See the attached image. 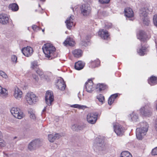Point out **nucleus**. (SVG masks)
<instances>
[{"instance_id":"obj_1","label":"nucleus","mask_w":157,"mask_h":157,"mask_svg":"<svg viewBox=\"0 0 157 157\" xmlns=\"http://www.w3.org/2000/svg\"><path fill=\"white\" fill-rule=\"evenodd\" d=\"M42 49L46 57L50 59L54 58V53L56 48L52 44L49 43L45 44L42 47Z\"/></svg>"},{"instance_id":"obj_2","label":"nucleus","mask_w":157,"mask_h":157,"mask_svg":"<svg viewBox=\"0 0 157 157\" xmlns=\"http://www.w3.org/2000/svg\"><path fill=\"white\" fill-rule=\"evenodd\" d=\"M141 127L136 129V135L137 138L142 140L143 137L145 135L148 131V125L146 122H143L140 123Z\"/></svg>"},{"instance_id":"obj_3","label":"nucleus","mask_w":157,"mask_h":157,"mask_svg":"<svg viewBox=\"0 0 157 157\" xmlns=\"http://www.w3.org/2000/svg\"><path fill=\"white\" fill-rule=\"evenodd\" d=\"M148 11L147 9L143 8L140 10V19L143 21V23L147 25H148L150 23L147 17Z\"/></svg>"},{"instance_id":"obj_4","label":"nucleus","mask_w":157,"mask_h":157,"mask_svg":"<svg viewBox=\"0 0 157 157\" xmlns=\"http://www.w3.org/2000/svg\"><path fill=\"white\" fill-rule=\"evenodd\" d=\"M25 99L27 103L30 105L35 103L38 100V97L32 92L27 93L25 96Z\"/></svg>"},{"instance_id":"obj_5","label":"nucleus","mask_w":157,"mask_h":157,"mask_svg":"<svg viewBox=\"0 0 157 157\" xmlns=\"http://www.w3.org/2000/svg\"><path fill=\"white\" fill-rule=\"evenodd\" d=\"M12 114L16 118L21 119L24 117V114L22 111L19 108L13 107L10 110Z\"/></svg>"},{"instance_id":"obj_6","label":"nucleus","mask_w":157,"mask_h":157,"mask_svg":"<svg viewBox=\"0 0 157 157\" xmlns=\"http://www.w3.org/2000/svg\"><path fill=\"white\" fill-rule=\"evenodd\" d=\"M104 141L102 139L96 138L95 139L94 146L97 150L101 151L105 149Z\"/></svg>"},{"instance_id":"obj_7","label":"nucleus","mask_w":157,"mask_h":157,"mask_svg":"<svg viewBox=\"0 0 157 157\" xmlns=\"http://www.w3.org/2000/svg\"><path fill=\"white\" fill-rule=\"evenodd\" d=\"M91 7L87 4H82L80 7L81 13L84 16L89 15L91 13Z\"/></svg>"},{"instance_id":"obj_8","label":"nucleus","mask_w":157,"mask_h":157,"mask_svg":"<svg viewBox=\"0 0 157 157\" xmlns=\"http://www.w3.org/2000/svg\"><path fill=\"white\" fill-rule=\"evenodd\" d=\"M41 144V142L38 139L35 140L30 143L28 146V149L30 150H33L39 147Z\"/></svg>"},{"instance_id":"obj_9","label":"nucleus","mask_w":157,"mask_h":157,"mask_svg":"<svg viewBox=\"0 0 157 157\" xmlns=\"http://www.w3.org/2000/svg\"><path fill=\"white\" fill-rule=\"evenodd\" d=\"M46 103L48 105H52V102L54 101V96L53 92L51 91H47L45 97Z\"/></svg>"},{"instance_id":"obj_10","label":"nucleus","mask_w":157,"mask_h":157,"mask_svg":"<svg viewBox=\"0 0 157 157\" xmlns=\"http://www.w3.org/2000/svg\"><path fill=\"white\" fill-rule=\"evenodd\" d=\"M98 117L96 113H90L88 114L87 116V120L89 123L93 124L96 122Z\"/></svg>"},{"instance_id":"obj_11","label":"nucleus","mask_w":157,"mask_h":157,"mask_svg":"<svg viewBox=\"0 0 157 157\" xmlns=\"http://www.w3.org/2000/svg\"><path fill=\"white\" fill-rule=\"evenodd\" d=\"M140 111V114L144 116H149L151 115V109L147 105H145L141 108Z\"/></svg>"},{"instance_id":"obj_12","label":"nucleus","mask_w":157,"mask_h":157,"mask_svg":"<svg viewBox=\"0 0 157 157\" xmlns=\"http://www.w3.org/2000/svg\"><path fill=\"white\" fill-rule=\"evenodd\" d=\"M115 132L118 136H121L124 132V128L120 124H116L113 126Z\"/></svg>"},{"instance_id":"obj_13","label":"nucleus","mask_w":157,"mask_h":157,"mask_svg":"<svg viewBox=\"0 0 157 157\" xmlns=\"http://www.w3.org/2000/svg\"><path fill=\"white\" fill-rule=\"evenodd\" d=\"M85 88L86 90L88 92L91 93L94 90V84L91 80H89L86 83Z\"/></svg>"},{"instance_id":"obj_14","label":"nucleus","mask_w":157,"mask_h":157,"mask_svg":"<svg viewBox=\"0 0 157 157\" xmlns=\"http://www.w3.org/2000/svg\"><path fill=\"white\" fill-rule=\"evenodd\" d=\"M23 54L26 56H30L33 53V48L29 46L23 48L21 50Z\"/></svg>"},{"instance_id":"obj_15","label":"nucleus","mask_w":157,"mask_h":157,"mask_svg":"<svg viewBox=\"0 0 157 157\" xmlns=\"http://www.w3.org/2000/svg\"><path fill=\"white\" fill-rule=\"evenodd\" d=\"M98 35L102 39L104 40L107 39L109 36V32L107 31L102 29H99Z\"/></svg>"},{"instance_id":"obj_16","label":"nucleus","mask_w":157,"mask_h":157,"mask_svg":"<svg viewBox=\"0 0 157 157\" xmlns=\"http://www.w3.org/2000/svg\"><path fill=\"white\" fill-rule=\"evenodd\" d=\"M23 93L18 88L16 87L14 89L13 96L17 99L19 100L22 96Z\"/></svg>"},{"instance_id":"obj_17","label":"nucleus","mask_w":157,"mask_h":157,"mask_svg":"<svg viewBox=\"0 0 157 157\" xmlns=\"http://www.w3.org/2000/svg\"><path fill=\"white\" fill-rule=\"evenodd\" d=\"M74 18L73 15H71L67 18L65 21L67 27L68 29H70L73 25V21Z\"/></svg>"},{"instance_id":"obj_18","label":"nucleus","mask_w":157,"mask_h":157,"mask_svg":"<svg viewBox=\"0 0 157 157\" xmlns=\"http://www.w3.org/2000/svg\"><path fill=\"white\" fill-rule=\"evenodd\" d=\"M137 38L139 39L141 42H145L147 38V35L143 31H141L139 32V34L137 35Z\"/></svg>"},{"instance_id":"obj_19","label":"nucleus","mask_w":157,"mask_h":157,"mask_svg":"<svg viewBox=\"0 0 157 157\" xmlns=\"http://www.w3.org/2000/svg\"><path fill=\"white\" fill-rule=\"evenodd\" d=\"M9 23V18L5 14H0V23L3 25H6Z\"/></svg>"},{"instance_id":"obj_20","label":"nucleus","mask_w":157,"mask_h":157,"mask_svg":"<svg viewBox=\"0 0 157 157\" xmlns=\"http://www.w3.org/2000/svg\"><path fill=\"white\" fill-rule=\"evenodd\" d=\"M57 88L61 90H64L65 88V83L62 80H59L56 84Z\"/></svg>"},{"instance_id":"obj_21","label":"nucleus","mask_w":157,"mask_h":157,"mask_svg":"<svg viewBox=\"0 0 157 157\" xmlns=\"http://www.w3.org/2000/svg\"><path fill=\"white\" fill-rule=\"evenodd\" d=\"M124 13L125 16L128 17H131L134 16L132 9L129 7H127L124 9Z\"/></svg>"},{"instance_id":"obj_22","label":"nucleus","mask_w":157,"mask_h":157,"mask_svg":"<svg viewBox=\"0 0 157 157\" xmlns=\"http://www.w3.org/2000/svg\"><path fill=\"white\" fill-rule=\"evenodd\" d=\"M85 65V63L81 61H78L75 63V69L78 70H80L83 68Z\"/></svg>"},{"instance_id":"obj_23","label":"nucleus","mask_w":157,"mask_h":157,"mask_svg":"<svg viewBox=\"0 0 157 157\" xmlns=\"http://www.w3.org/2000/svg\"><path fill=\"white\" fill-rule=\"evenodd\" d=\"M48 137L49 141L51 142H53L55 140L59 138L60 135L58 133H56L54 135L49 134L48 135Z\"/></svg>"},{"instance_id":"obj_24","label":"nucleus","mask_w":157,"mask_h":157,"mask_svg":"<svg viewBox=\"0 0 157 157\" xmlns=\"http://www.w3.org/2000/svg\"><path fill=\"white\" fill-rule=\"evenodd\" d=\"M63 43L65 45H68L70 46H73L75 44L73 39L70 37L67 38Z\"/></svg>"},{"instance_id":"obj_25","label":"nucleus","mask_w":157,"mask_h":157,"mask_svg":"<svg viewBox=\"0 0 157 157\" xmlns=\"http://www.w3.org/2000/svg\"><path fill=\"white\" fill-rule=\"evenodd\" d=\"M72 53L74 56L76 58H79L82 56V52L79 49H75L72 52Z\"/></svg>"},{"instance_id":"obj_26","label":"nucleus","mask_w":157,"mask_h":157,"mask_svg":"<svg viewBox=\"0 0 157 157\" xmlns=\"http://www.w3.org/2000/svg\"><path fill=\"white\" fill-rule=\"evenodd\" d=\"M149 83L151 85H154L157 83V78L155 76H152L148 80Z\"/></svg>"},{"instance_id":"obj_27","label":"nucleus","mask_w":157,"mask_h":157,"mask_svg":"<svg viewBox=\"0 0 157 157\" xmlns=\"http://www.w3.org/2000/svg\"><path fill=\"white\" fill-rule=\"evenodd\" d=\"M147 51V48L146 47L142 46L141 48L137 50L138 53L140 56H144Z\"/></svg>"},{"instance_id":"obj_28","label":"nucleus","mask_w":157,"mask_h":157,"mask_svg":"<svg viewBox=\"0 0 157 157\" xmlns=\"http://www.w3.org/2000/svg\"><path fill=\"white\" fill-rule=\"evenodd\" d=\"M10 9L14 11H17L19 9L18 6L17 4L14 3L10 5L9 6Z\"/></svg>"},{"instance_id":"obj_29","label":"nucleus","mask_w":157,"mask_h":157,"mask_svg":"<svg viewBox=\"0 0 157 157\" xmlns=\"http://www.w3.org/2000/svg\"><path fill=\"white\" fill-rule=\"evenodd\" d=\"M70 107L72 108H78L79 109L82 110H84L85 109L88 108V107L86 105H81L78 104L71 105Z\"/></svg>"},{"instance_id":"obj_30","label":"nucleus","mask_w":157,"mask_h":157,"mask_svg":"<svg viewBox=\"0 0 157 157\" xmlns=\"http://www.w3.org/2000/svg\"><path fill=\"white\" fill-rule=\"evenodd\" d=\"M29 114L30 118L33 120H35L36 117L34 111L32 109H30L28 111Z\"/></svg>"},{"instance_id":"obj_31","label":"nucleus","mask_w":157,"mask_h":157,"mask_svg":"<svg viewBox=\"0 0 157 157\" xmlns=\"http://www.w3.org/2000/svg\"><path fill=\"white\" fill-rule=\"evenodd\" d=\"M7 94V91L0 86V95L2 97H6Z\"/></svg>"},{"instance_id":"obj_32","label":"nucleus","mask_w":157,"mask_h":157,"mask_svg":"<svg viewBox=\"0 0 157 157\" xmlns=\"http://www.w3.org/2000/svg\"><path fill=\"white\" fill-rule=\"evenodd\" d=\"M121 157H132L130 152L128 151H124L121 152Z\"/></svg>"},{"instance_id":"obj_33","label":"nucleus","mask_w":157,"mask_h":157,"mask_svg":"<svg viewBox=\"0 0 157 157\" xmlns=\"http://www.w3.org/2000/svg\"><path fill=\"white\" fill-rule=\"evenodd\" d=\"M31 68L35 71V69H37L38 68V62L37 61H34L31 63Z\"/></svg>"},{"instance_id":"obj_34","label":"nucleus","mask_w":157,"mask_h":157,"mask_svg":"<svg viewBox=\"0 0 157 157\" xmlns=\"http://www.w3.org/2000/svg\"><path fill=\"white\" fill-rule=\"evenodd\" d=\"M100 63L99 60L97 59L94 61L91 62V65L92 67H95L98 66Z\"/></svg>"},{"instance_id":"obj_35","label":"nucleus","mask_w":157,"mask_h":157,"mask_svg":"<svg viewBox=\"0 0 157 157\" xmlns=\"http://www.w3.org/2000/svg\"><path fill=\"white\" fill-rule=\"evenodd\" d=\"M49 74H51V73H49L47 74H45L43 75L42 77L41 78V79H44L45 81L48 82L50 80V76Z\"/></svg>"},{"instance_id":"obj_36","label":"nucleus","mask_w":157,"mask_h":157,"mask_svg":"<svg viewBox=\"0 0 157 157\" xmlns=\"http://www.w3.org/2000/svg\"><path fill=\"white\" fill-rule=\"evenodd\" d=\"M35 71L36 72V73L38 74L39 75L40 77V78L42 77V76H43V75L44 74L42 70L38 68L36 70L35 69Z\"/></svg>"},{"instance_id":"obj_37","label":"nucleus","mask_w":157,"mask_h":157,"mask_svg":"<svg viewBox=\"0 0 157 157\" xmlns=\"http://www.w3.org/2000/svg\"><path fill=\"white\" fill-rule=\"evenodd\" d=\"M97 98L98 101L101 103V104L103 103V101H104V97L102 94H100L97 97Z\"/></svg>"},{"instance_id":"obj_38","label":"nucleus","mask_w":157,"mask_h":157,"mask_svg":"<svg viewBox=\"0 0 157 157\" xmlns=\"http://www.w3.org/2000/svg\"><path fill=\"white\" fill-rule=\"evenodd\" d=\"M100 91L104 90L106 88V86L103 84H99L97 85Z\"/></svg>"},{"instance_id":"obj_39","label":"nucleus","mask_w":157,"mask_h":157,"mask_svg":"<svg viewBox=\"0 0 157 157\" xmlns=\"http://www.w3.org/2000/svg\"><path fill=\"white\" fill-rule=\"evenodd\" d=\"M0 76L5 79H6L8 78L7 75L5 73V72L1 70H0Z\"/></svg>"},{"instance_id":"obj_40","label":"nucleus","mask_w":157,"mask_h":157,"mask_svg":"<svg viewBox=\"0 0 157 157\" xmlns=\"http://www.w3.org/2000/svg\"><path fill=\"white\" fill-rule=\"evenodd\" d=\"M17 57L15 55H13L11 56L12 61L14 63H16L17 62Z\"/></svg>"},{"instance_id":"obj_41","label":"nucleus","mask_w":157,"mask_h":157,"mask_svg":"<svg viewBox=\"0 0 157 157\" xmlns=\"http://www.w3.org/2000/svg\"><path fill=\"white\" fill-rule=\"evenodd\" d=\"M132 116V120L134 121H136L138 119V116L134 113L132 114L131 115Z\"/></svg>"},{"instance_id":"obj_42","label":"nucleus","mask_w":157,"mask_h":157,"mask_svg":"<svg viewBox=\"0 0 157 157\" xmlns=\"http://www.w3.org/2000/svg\"><path fill=\"white\" fill-rule=\"evenodd\" d=\"M153 20L154 25L157 27V14L154 15Z\"/></svg>"},{"instance_id":"obj_43","label":"nucleus","mask_w":157,"mask_h":157,"mask_svg":"<svg viewBox=\"0 0 157 157\" xmlns=\"http://www.w3.org/2000/svg\"><path fill=\"white\" fill-rule=\"evenodd\" d=\"M32 77L34 80L36 82H38L39 80V78L37 75L35 74H33Z\"/></svg>"},{"instance_id":"obj_44","label":"nucleus","mask_w":157,"mask_h":157,"mask_svg":"<svg viewBox=\"0 0 157 157\" xmlns=\"http://www.w3.org/2000/svg\"><path fill=\"white\" fill-rule=\"evenodd\" d=\"M151 154L152 155H157V147L154 148L152 150Z\"/></svg>"},{"instance_id":"obj_45","label":"nucleus","mask_w":157,"mask_h":157,"mask_svg":"<svg viewBox=\"0 0 157 157\" xmlns=\"http://www.w3.org/2000/svg\"><path fill=\"white\" fill-rule=\"evenodd\" d=\"M114 100L113 98H112L110 97L109 98L108 101V104L111 105L114 102Z\"/></svg>"},{"instance_id":"obj_46","label":"nucleus","mask_w":157,"mask_h":157,"mask_svg":"<svg viewBox=\"0 0 157 157\" xmlns=\"http://www.w3.org/2000/svg\"><path fill=\"white\" fill-rule=\"evenodd\" d=\"M110 0H99V2L101 4L108 3Z\"/></svg>"},{"instance_id":"obj_47","label":"nucleus","mask_w":157,"mask_h":157,"mask_svg":"<svg viewBox=\"0 0 157 157\" xmlns=\"http://www.w3.org/2000/svg\"><path fill=\"white\" fill-rule=\"evenodd\" d=\"M112 26V24L111 23H107L105 24V27L106 29L111 28Z\"/></svg>"},{"instance_id":"obj_48","label":"nucleus","mask_w":157,"mask_h":157,"mask_svg":"<svg viewBox=\"0 0 157 157\" xmlns=\"http://www.w3.org/2000/svg\"><path fill=\"white\" fill-rule=\"evenodd\" d=\"M77 127H78L77 125L74 124L72 126L71 128L74 131H78V129Z\"/></svg>"},{"instance_id":"obj_49","label":"nucleus","mask_w":157,"mask_h":157,"mask_svg":"<svg viewBox=\"0 0 157 157\" xmlns=\"http://www.w3.org/2000/svg\"><path fill=\"white\" fill-rule=\"evenodd\" d=\"M117 97V94H114L110 96V97L114 99V100H115V99Z\"/></svg>"},{"instance_id":"obj_50","label":"nucleus","mask_w":157,"mask_h":157,"mask_svg":"<svg viewBox=\"0 0 157 157\" xmlns=\"http://www.w3.org/2000/svg\"><path fill=\"white\" fill-rule=\"evenodd\" d=\"M32 28L34 30H36V29H39V28L36 25H33L32 26Z\"/></svg>"},{"instance_id":"obj_51","label":"nucleus","mask_w":157,"mask_h":157,"mask_svg":"<svg viewBox=\"0 0 157 157\" xmlns=\"http://www.w3.org/2000/svg\"><path fill=\"white\" fill-rule=\"evenodd\" d=\"M77 128L78 129V130H81L83 129V126H78Z\"/></svg>"},{"instance_id":"obj_52","label":"nucleus","mask_w":157,"mask_h":157,"mask_svg":"<svg viewBox=\"0 0 157 157\" xmlns=\"http://www.w3.org/2000/svg\"><path fill=\"white\" fill-rule=\"evenodd\" d=\"M155 128L156 131H157V118L155 120Z\"/></svg>"},{"instance_id":"obj_53","label":"nucleus","mask_w":157,"mask_h":157,"mask_svg":"<svg viewBox=\"0 0 157 157\" xmlns=\"http://www.w3.org/2000/svg\"><path fill=\"white\" fill-rule=\"evenodd\" d=\"M46 107H44V109L43 110V112H44V111H45L46 109Z\"/></svg>"},{"instance_id":"obj_54","label":"nucleus","mask_w":157,"mask_h":157,"mask_svg":"<svg viewBox=\"0 0 157 157\" xmlns=\"http://www.w3.org/2000/svg\"><path fill=\"white\" fill-rule=\"evenodd\" d=\"M42 31L43 32H44V29H42Z\"/></svg>"},{"instance_id":"obj_55","label":"nucleus","mask_w":157,"mask_h":157,"mask_svg":"<svg viewBox=\"0 0 157 157\" xmlns=\"http://www.w3.org/2000/svg\"><path fill=\"white\" fill-rule=\"evenodd\" d=\"M40 1H45V0H40Z\"/></svg>"},{"instance_id":"obj_56","label":"nucleus","mask_w":157,"mask_h":157,"mask_svg":"<svg viewBox=\"0 0 157 157\" xmlns=\"http://www.w3.org/2000/svg\"><path fill=\"white\" fill-rule=\"evenodd\" d=\"M156 109L157 110V104L156 105Z\"/></svg>"},{"instance_id":"obj_57","label":"nucleus","mask_w":157,"mask_h":157,"mask_svg":"<svg viewBox=\"0 0 157 157\" xmlns=\"http://www.w3.org/2000/svg\"><path fill=\"white\" fill-rule=\"evenodd\" d=\"M39 7H40V5H39Z\"/></svg>"}]
</instances>
